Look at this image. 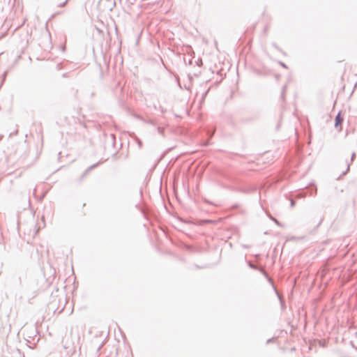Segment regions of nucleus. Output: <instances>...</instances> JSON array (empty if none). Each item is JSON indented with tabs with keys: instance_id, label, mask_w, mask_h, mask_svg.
Here are the masks:
<instances>
[{
	"instance_id": "f257e3e1",
	"label": "nucleus",
	"mask_w": 357,
	"mask_h": 357,
	"mask_svg": "<svg viewBox=\"0 0 357 357\" xmlns=\"http://www.w3.org/2000/svg\"><path fill=\"white\" fill-rule=\"evenodd\" d=\"M343 121V118L341 116L340 113H338L335 117V128H337L340 127L339 130L342 129L341 124Z\"/></svg>"
},
{
	"instance_id": "f03ea898",
	"label": "nucleus",
	"mask_w": 357,
	"mask_h": 357,
	"mask_svg": "<svg viewBox=\"0 0 357 357\" xmlns=\"http://www.w3.org/2000/svg\"><path fill=\"white\" fill-rule=\"evenodd\" d=\"M97 165H97V164H96V165H92V166L89 167L87 169L86 172H89V171H90V170H91L92 169H93L94 167H96Z\"/></svg>"
},
{
	"instance_id": "7ed1b4c3",
	"label": "nucleus",
	"mask_w": 357,
	"mask_h": 357,
	"mask_svg": "<svg viewBox=\"0 0 357 357\" xmlns=\"http://www.w3.org/2000/svg\"><path fill=\"white\" fill-rule=\"evenodd\" d=\"M355 157H356V153H353L352 155H351V162H352L354 160Z\"/></svg>"
},
{
	"instance_id": "20e7f679",
	"label": "nucleus",
	"mask_w": 357,
	"mask_h": 357,
	"mask_svg": "<svg viewBox=\"0 0 357 357\" xmlns=\"http://www.w3.org/2000/svg\"><path fill=\"white\" fill-rule=\"evenodd\" d=\"M272 220L278 225H280V223L279 222V221L278 220H276L275 218H272Z\"/></svg>"
},
{
	"instance_id": "39448f33",
	"label": "nucleus",
	"mask_w": 357,
	"mask_h": 357,
	"mask_svg": "<svg viewBox=\"0 0 357 357\" xmlns=\"http://www.w3.org/2000/svg\"><path fill=\"white\" fill-rule=\"evenodd\" d=\"M68 0H66L63 3H61V4L59 5V6H61V7L64 6L66 4V3L68 2Z\"/></svg>"
},
{
	"instance_id": "423d86ee",
	"label": "nucleus",
	"mask_w": 357,
	"mask_h": 357,
	"mask_svg": "<svg viewBox=\"0 0 357 357\" xmlns=\"http://www.w3.org/2000/svg\"><path fill=\"white\" fill-rule=\"evenodd\" d=\"M349 166H350V165L349 164L347 170L344 172H343V174H346L349 172Z\"/></svg>"
},
{
	"instance_id": "0eeeda50",
	"label": "nucleus",
	"mask_w": 357,
	"mask_h": 357,
	"mask_svg": "<svg viewBox=\"0 0 357 357\" xmlns=\"http://www.w3.org/2000/svg\"><path fill=\"white\" fill-rule=\"evenodd\" d=\"M250 266L252 268H257L255 266L252 265L251 263L249 264Z\"/></svg>"
},
{
	"instance_id": "6e6552de",
	"label": "nucleus",
	"mask_w": 357,
	"mask_h": 357,
	"mask_svg": "<svg viewBox=\"0 0 357 357\" xmlns=\"http://www.w3.org/2000/svg\"><path fill=\"white\" fill-rule=\"evenodd\" d=\"M137 143H138L139 146H141L142 142L139 139H137Z\"/></svg>"
},
{
	"instance_id": "1a4fd4ad",
	"label": "nucleus",
	"mask_w": 357,
	"mask_h": 357,
	"mask_svg": "<svg viewBox=\"0 0 357 357\" xmlns=\"http://www.w3.org/2000/svg\"><path fill=\"white\" fill-rule=\"evenodd\" d=\"M291 206H293L294 205V200H291Z\"/></svg>"
},
{
	"instance_id": "9d476101",
	"label": "nucleus",
	"mask_w": 357,
	"mask_h": 357,
	"mask_svg": "<svg viewBox=\"0 0 357 357\" xmlns=\"http://www.w3.org/2000/svg\"><path fill=\"white\" fill-rule=\"evenodd\" d=\"M280 64H281L283 67L286 68V66H285L283 63H280Z\"/></svg>"
}]
</instances>
